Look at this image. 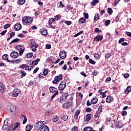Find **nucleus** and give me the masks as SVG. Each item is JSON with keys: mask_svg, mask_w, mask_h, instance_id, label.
<instances>
[{"mask_svg": "<svg viewBox=\"0 0 131 131\" xmlns=\"http://www.w3.org/2000/svg\"><path fill=\"white\" fill-rule=\"evenodd\" d=\"M34 127L36 130H39V129H40V131H50L49 127L47 125L43 126V123L40 121L36 123Z\"/></svg>", "mask_w": 131, "mask_h": 131, "instance_id": "f257e3e1", "label": "nucleus"}, {"mask_svg": "<svg viewBox=\"0 0 131 131\" xmlns=\"http://www.w3.org/2000/svg\"><path fill=\"white\" fill-rule=\"evenodd\" d=\"M32 21H33V19L29 16H25L23 17L22 21L24 24H27L29 25V24H31L32 23Z\"/></svg>", "mask_w": 131, "mask_h": 131, "instance_id": "f03ea898", "label": "nucleus"}, {"mask_svg": "<svg viewBox=\"0 0 131 131\" xmlns=\"http://www.w3.org/2000/svg\"><path fill=\"white\" fill-rule=\"evenodd\" d=\"M30 47L31 48L32 51L33 52H36V48L38 47V45L36 43V42H35V40H31V43L30 44Z\"/></svg>", "mask_w": 131, "mask_h": 131, "instance_id": "7ed1b4c3", "label": "nucleus"}, {"mask_svg": "<svg viewBox=\"0 0 131 131\" xmlns=\"http://www.w3.org/2000/svg\"><path fill=\"white\" fill-rule=\"evenodd\" d=\"M6 110H7L9 113H11V114H15V113H16V107L14 105L7 106Z\"/></svg>", "mask_w": 131, "mask_h": 131, "instance_id": "20e7f679", "label": "nucleus"}, {"mask_svg": "<svg viewBox=\"0 0 131 131\" xmlns=\"http://www.w3.org/2000/svg\"><path fill=\"white\" fill-rule=\"evenodd\" d=\"M68 96H69V95L68 94V92H66V93H64V94L61 95L59 97V99L58 100V101H59V103H63L64 101H66L67 97H68Z\"/></svg>", "mask_w": 131, "mask_h": 131, "instance_id": "39448f33", "label": "nucleus"}, {"mask_svg": "<svg viewBox=\"0 0 131 131\" xmlns=\"http://www.w3.org/2000/svg\"><path fill=\"white\" fill-rule=\"evenodd\" d=\"M62 79H63V76H62V75H59L55 77L54 80L53 81V83H54L55 84H57V82H59V81H60V80H62Z\"/></svg>", "mask_w": 131, "mask_h": 131, "instance_id": "423d86ee", "label": "nucleus"}, {"mask_svg": "<svg viewBox=\"0 0 131 131\" xmlns=\"http://www.w3.org/2000/svg\"><path fill=\"white\" fill-rule=\"evenodd\" d=\"M66 88V82L65 81H62L58 86V89L60 91H64Z\"/></svg>", "mask_w": 131, "mask_h": 131, "instance_id": "0eeeda50", "label": "nucleus"}, {"mask_svg": "<svg viewBox=\"0 0 131 131\" xmlns=\"http://www.w3.org/2000/svg\"><path fill=\"white\" fill-rule=\"evenodd\" d=\"M101 112H102V107L99 106L98 110L96 112L94 117H95V118H99L100 115H101Z\"/></svg>", "mask_w": 131, "mask_h": 131, "instance_id": "6e6552de", "label": "nucleus"}, {"mask_svg": "<svg viewBox=\"0 0 131 131\" xmlns=\"http://www.w3.org/2000/svg\"><path fill=\"white\" fill-rule=\"evenodd\" d=\"M21 93V90L19 89H14L13 91V93L12 94L13 97H18V95Z\"/></svg>", "mask_w": 131, "mask_h": 131, "instance_id": "1a4fd4ad", "label": "nucleus"}, {"mask_svg": "<svg viewBox=\"0 0 131 131\" xmlns=\"http://www.w3.org/2000/svg\"><path fill=\"white\" fill-rule=\"evenodd\" d=\"M59 57L61 58V59H65V58L67 57V54H66V52L65 51L60 52L59 54Z\"/></svg>", "mask_w": 131, "mask_h": 131, "instance_id": "9d476101", "label": "nucleus"}, {"mask_svg": "<svg viewBox=\"0 0 131 131\" xmlns=\"http://www.w3.org/2000/svg\"><path fill=\"white\" fill-rule=\"evenodd\" d=\"M18 56H19V53H18L17 52L14 51L10 54V57L13 59H16Z\"/></svg>", "mask_w": 131, "mask_h": 131, "instance_id": "9b49d317", "label": "nucleus"}, {"mask_svg": "<svg viewBox=\"0 0 131 131\" xmlns=\"http://www.w3.org/2000/svg\"><path fill=\"white\" fill-rule=\"evenodd\" d=\"M103 39V36L102 35H97L94 38V41H101Z\"/></svg>", "mask_w": 131, "mask_h": 131, "instance_id": "f8f14e48", "label": "nucleus"}, {"mask_svg": "<svg viewBox=\"0 0 131 131\" xmlns=\"http://www.w3.org/2000/svg\"><path fill=\"white\" fill-rule=\"evenodd\" d=\"M9 127V125H8V120H5L4 123V125L2 127L3 129L4 130H6L7 128Z\"/></svg>", "mask_w": 131, "mask_h": 131, "instance_id": "ddd939ff", "label": "nucleus"}, {"mask_svg": "<svg viewBox=\"0 0 131 131\" xmlns=\"http://www.w3.org/2000/svg\"><path fill=\"white\" fill-rule=\"evenodd\" d=\"M21 28H22V26L21 25V24H15V25L14 26L15 30H16V31L20 30V29H21Z\"/></svg>", "mask_w": 131, "mask_h": 131, "instance_id": "4468645a", "label": "nucleus"}, {"mask_svg": "<svg viewBox=\"0 0 131 131\" xmlns=\"http://www.w3.org/2000/svg\"><path fill=\"white\" fill-rule=\"evenodd\" d=\"M8 56L7 54H4V55L2 56V59L3 60H5L7 61V62H12L11 60H9V58H8Z\"/></svg>", "mask_w": 131, "mask_h": 131, "instance_id": "2eb2a0df", "label": "nucleus"}, {"mask_svg": "<svg viewBox=\"0 0 131 131\" xmlns=\"http://www.w3.org/2000/svg\"><path fill=\"white\" fill-rule=\"evenodd\" d=\"M71 104H72V103H71V102L67 101L63 104V106L64 108H68V107H70Z\"/></svg>", "mask_w": 131, "mask_h": 131, "instance_id": "dca6fc26", "label": "nucleus"}, {"mask_svg": "<svg viewBox=\"0 0 131 131\" xmlns=\"http://www.w3.org/2000/svg\"><path fill=\"white\" fill-rule=\"evenodd\" d=\"M91 103L93 105H95V104H97L98 103V98L97 97H94L92 100H91Z\"/></svg>", "mask_w": 131, "mask_h": 131, "instance_id": "f3484780", "label": "nucleus"}, {"mask_svg": "<svg viewBox=\"0 0 131 131\" xmlns=\"http://www.w3.org/2000/svg\"><path fill=\"white\" fill-rule=\"evenodd\" d=\"M116 126L117 128H121L123 126L122 123L121 122H116Z\"/></svg>", "mask_w": 131, "mask_h": 131, "instance_id": "a211bd4d", "label": "nucleus"}, {"mask_svg": "<svg viewBox=\"0 0 131 131\" xmlns=\"http://www.w3.org/2000/svg\"><path fill=\"white\" fill-rule=\"evenodd\" d=\"M131 92V86H127L126 89L124 91L125 94H129Z\"/></svg>", "mask_w": 131, "mask_h": 131, "instance_id": "6ab92c4d", "label": "nucleus"}, {"mask_svg": "<svg viewBox=\"0 0 131 131\" xmlns=\"http://www.w3.org/2000/svg\"><path fill=\"white\" fill-rule=\"evenodd\" d=\"M49 91L50 93H55V92H57V88L53 86H50L49 88Z\"/></svg>", "mask_w": 131, "mask_h": 131, "instance_id": "aec40b11", "label": "nucleus"}, {"mask_svg": "<svg viewBox=\"0 0 131 131\" xmlns=\"http://www.w3.org/2000/svg\"><path fill=\"white\" fill-rule=\"evenodd\" d=\"M32 127H33V126L29 124L27 125L26 126V131H31L32 129Z\"/></svg>", "mask_w": 131, "mask_h": 131, "instance_id": "412c9836", "label": "nucleus"}, {"mask_svg": "<svg viewBox=\"0 0 131 131\" xmlns=\"http://www.w3.org/2000/svg\"><path fill=\"white\" fill-rule=\"evenodd\" d=\"M112 101H113V98L111 96H107L106 99V102L107 103H110Z\"/></svg>", "mask_w": 131, "mask_h": 131, "instance_id": "4be33fe9", "label": "nucleus"}, {"mask_svg": "<svg viewBox=\"0 0 131 131\" xmlns=\"http://www.w3.org/2000/svg\"><path fill=\"white\" fill-rule=\"evenodd\" d=\"M22 62V59H15L13 61H12L11 62V63H15L16 64H18V63H21Z\"/></svg>", "mask_w": 131, "mask_h": 131, "instance_id": "5701e85b", "label": "nucleus"}, {"mask_svg": "<svg viewBox=\"0 0 131 131\" xmlns=\"http://www.w3.org/2000/svg\"><path fill=\"white\" fill-rule=\"evenodd\" d=\"M41 34L42 35H47L48 34V32L47 31V30L45 29H42L41 30Z\"/></svg>", "mask_w": 131, "mask_h": 131, "instance_id": "b1692460", "label": "nucleus"}, {"mask_svg": "<svg viewBox=\"0 0 131 131\" xmlns=\"http://www.w3.org/2000/svg\"><path fill=\"white\" fill-rule=\"evenodd\" d=\"M85 21H86V20L85 19V18H84V17H81L79 20V23L82 24L84 23Z\"/></svg>", "mask_w": 131, "mask_h": 131, "instance_id": "393cba45", "label": "nucleus"}, {"mask_svg": "<svg viewBox=\"0 0 131 131\" xmlns=\"http://www.w3.org/2000/svg\"><path fill=\"white\" fill-rule=\"evenodd\" d=\"M92 114H88L86 117V121H90V119H92Z\"/></svg>", "mask_w": 131, "mask_h": 131, "instance_id": "a878e982", "label": "nucleus"}, {"mask_svg": "<svg viewBox=\"0 0 131 131\" xmlns=\"http://www.w3.org/2000/svg\"><path fill=\"white\" fill-rule=\"evenodd\" d=\"M93 129V128L90 126L85 127L84 128L83 130L84 131H91Z\"/></svg>", "mask_w": 131, "mask_h": 131, "instance_id": "bb28decb", "label": "nucleus"}, {"mask_svg": "<svg viewBox=\"0 0 131 131\" xmlns=\"http://www.w3.org/2000/svg\"><path fill=\"white\" fill-rule=\"evenodd\" d=\"M32 67L28 66L27 64V66H26V68H25V70H28V71H31V69H32Z\"/></svg>", "mask_w": 131, "mask_h": 131, "instance_id": "cd10ccee", "label": "nucleus"}, {"mask_svg": "<svg viewBox=\"0 0 131 131\" xmlns=\"http://www.w3.org/2000/svg\"><path fill=\"white\" fill-rule=\"evenodd\" d=\"M4 91V85H3L2 83H0V92L3 93Z\"/></svg>", "mask_w": 131, "mask_h": 131, "instance_id": "c85d7f7f", "label": "nucleus"}, {"mask_svg": "<svg viewBox=\"0 0 131 131\" xmlns=\"http://www.w3.org/2000/svg\"><path fill=\"white\" fill-rule=\"evenodd\" d=\"M55 19V20H56V21H59L60 19H61V15H57L55 16V18H53Z\"/></svg>", "mask_w": 131, "mask_h": 131, "instance_id": "c756f323", "label": "nucleus"}, {"mask_svg": "<svg viewBox=\"0 0 131 131\" xmlns=\"http://www.w3.org/2000/svg\"><path fill=\"white\" fill-rule=\"evenodd\" d=\"M61 119L64 120V121H67V120H68V116L66 115H64L63 116V117H61Z\"/></svg>", "mask_w": 131, "mask_h": 131, "instance_id": "7c9ffc66", "label": "nucleus"}, {"mask_svg": "<svg viewBox=\"0 0 131 131\" xmlns=\"http://www.w3.org/2000/svg\"><path fill=\"white\" fill-rule=\"evenodd\" d=\"M107 13L109 14V15H112V13H113V10H112V9L111 8H108L107 9Z\"/></svg>", "mask_w": 131, "mask_h": 131, "instance_id": "2f4dec72", "label": "nucleus"}, {"mask_svg": "<svg viewBox=\"0 0 131 131\" xmlns=\"http://www.w3.org/2000/svg\"><path fill=\"white\" fill-rule=\"evenodd\" d=\"M58 94H59V92H58V91H57L51 97V101L54 99V98H55V97H56V96H57V95H58Z\"/></svg>", "mask_w": 131, "mask_h": 131, "instance_id": "473e14b6", "label": "nucleus"}, {"mask_svg": "<svg viewBox=\"0 0 131 131\" xmlns=\"http://www.w3.org/2000/svg\"><path fill=\"white\" fill-rule=\"evenodd\" d=\"M99 3V0H94L92 3H91V5L92 6H95L96 4H98Z\"/></svg>", "mask_w": 131, "mask_h": 131, "instance_id": "72a5a7b5", "label": "nucleus"}, {"mask_svg": "<svg viewBox=\"0 0 131 131\" xmlns=\"http://www.w3.org/2000/svg\"><path fill=\"white\" fill-rule=\"evenodd\" d=\"M111 57V53H107L105 55V59H109Z\"/></svg>", "mask_w": 131, "mask_h": 131, "instance_id": "f704fd0d", "label": "nucleus"}, {"mask_svg": "<svg viewBox=\"0 0 131 131\" xmlns=\"http://www.w3.org/2000/svg\"><path fill=\"white\" fill-rule=\"evenodd\" d=\"M53 22H55V19L54 18H51V19H49L48 21V23L49 25H51L52 23H53Z\"/></svg>", "mask_w": 131, "mask_h": 131, "instance_id": "c9c22d12", "label": "nucleus"}, {"mask_svg": "<svg viewBox=\"0 0 131 131\" xmlns=\"http://www.w3.org/2000/svg\"><path fill=\"white\" fill-rule=\"evenodd\" d=\"M58 119H59V118H58L57 116H55L53 117V121H54V122H57Z\"/></svg>", "mask_w": 131, "mask_h": 131, "instance_id": "e433bc0d", "label": "nucleus"}, {"mask_svg": "<svg viewBox=\"0 0 131 131\" xmlns=\"http://www.w3.org/2000/svg\"><path fill=\"white\" fill-rule=\"evenodd\" d=\"M48 73H49V70L47 69H45L44 71L43 72V74L45 76H46V75H48Z\"/></svg>", "mask_w": 131, "mask_h": 131, "instance_id": "4c0bfd02", "label": "nucleus"}, {"mask_svg": "<svg viewBox=\"0 0 131 131\" xmlns=\"http://www.w3.org/2000/svg\"><path fill=\"white\" fill-rule=\"evenodd\" d=\"M83 33V31H80L79 33H77L76 34H75L74 36V37H77L79 35H80V34H82Z\"/></svg>", "mask_w": 131, "mask_h": 131, "instance_id": "58836bf2", "label": "nucleus"}, {"mask_svg": "<svg viewBox=\"0 0 131 131\" xmlns=\"http://www.w3.org/2000/svg\"><path fill=\"white\" fill-rule=\"evenodd\" d=\"M18 41H19V38H15L10 43V45L14 42H18Z\"/></svg>", "mask_w": 131, "mask_h": 131, "instance_id": "ea45409f", "label": "nucleus"}, {"mask_svg": "<svg viewBox=\"0 0 131 131\" xmlns=\"http://www.w3.org/2000/svg\"><path fill=\"white\" fill-rule=\"evenodd\" d=\"M89 63H90V64H93V65H95V64H96L95 61L92 59H89Z\"/></svg>", "mask_w": 131, "mask_h": 131, "instance_id": "a19ab883", "label": "nucleus"}, {"mask_svg": "<svg viewBox=\"0 0 131 131\" xmlns=\"http://www.w3.org/2000/svg\"><path fill=\"white\" fill-rule=\"evenodd\" d=\"M9 27H11V24H7L6 25H5L4 27V28L5 29H8V28H9Z\"/></svg>", "mask_w": 131, "mask_h": 131, "instance_id": "79ce46f5", "label": "nucleus"}, {"mask_svg": "<svg viewBox=\"0 0 131 131\" xmlns=\"http://www.w3.org/2000/svg\"><path fill=\"white\" fill-rule=\"evenodd\" d=\"M18 3L19 5H24L25 4V0H19Z\"/></svg>", "mask_w": 131, "mask_h": 131, "instance_id": "37998d69", "label": "nucleus"}, {"mask_svg": "<svg viewBox=\"0 0 131 131\" xmlns=\"http://www.w3.org/2000/svg\"><path fill=\"white\" fill-rule=\"evenodd\" d=\"M64 7H65V6L64 5H63V2L62 1H60L59 2V8H64Z\"/></svg>", "mask_w": 131, "mask_h": 131, "instance_id": "c03bdc74", "label": "nucleus"}, {"mask_svg": "<svg viewBox=\"0 0 131 131\" xmlns=\"http://www.w3.org/2000/svg\"><path fill=\"white\" fill-rule=\"evenodd\" d=\"M27 56L28 58H32V57L33 56V53H28Z\"/></svg>", "mask_w": 131, "mask_h": 131, "instance_id": "a18cd8bd", "label": "nucleus"}, {"mask_svg": "<svg viewBox=\"0 0 131 131\" xmlns=\"http://www.w3.org/2000/svg\"><path fill=\"white\" fill-rule=\"evenodd\" d=\"M110 20H107L106 21H105L104 25L105 26H108V25H109V24H110Z\"/></svg>", "mask_w": 131, "mask_h": 131, "instance_id": "49530a36", "label": "nucleus"}, {"mask_svg": "<svg viewBox=\"0 0 131 131\" xmlns=\"http://www.w3.org/2000/svg\"><path fill=\"white\" fill-rule=\"evenodd\" d=\"M79 113H80V111H77L76 112V113H75V117H76V118H77V116H78V115H79Z\"/></svg>", "mask_w": 131, "mask_h": 131, "instance_id": "de8ad7c7", "label": "nucleus"}, {"mask_svg": "<svg viewBox=\"0 0 131 131\" xmlns=\"http://www.w3.org/2000/svg\"><path fill=\"white\" fill-rule=\"evenodd\" d=\"M126 114H127V112H126L125 111H122L121 113V115L122 116H126Z\"/></svg>", "mask_w": 131, "mask_h": 131, "instance_id": "09e8293b", "label": "nucleus"}, {"mask_svg": "<svg viewBox=\"0 0 131 131\" xmlns=\"http://www.w3.org/2000/svg\"><path fill=\"white\" fill-rule=\"evenodd\" d=\"M64 23H66V24H67V25H71L72 22H71V21L66 20L64 21Z\"/></svg>", "mask_w": 131, "mask_h": 131, "instance_id": "8fccbe9b", "label": "nucleus"}, {"mask_svg": "<svg viewBox=\"0 0 131 131\" xmlns=\"http://www.w3.org/2000/svg\"><path fill=\"white\" fill-rule=\"evenodd\" d=\"M94 20V21H98L99 20V15L98 14L95 16Z\"/></svg>", "mask_w": 131, "mask_h": 131, "instance_id": "3c124183", "label": "nucleus"}, {"mask_svg": "<svg viewBox=\"0 0 131 131\" xmlns=\"http://www.w3.org/2000/svg\"><path fill=\"white\" fill-rule=\"evenodd\" d=\"M78 130V127L74 126L72 128V131H77Z\"/></svg>", "mask_w": 131, "mask_h": 131, "instance_id": "603ef678", "label": "nucleus"}, {"mask_svg": "<svg viewBox=\"0 0 131 131\" xmlns=\"http://www.w3.org/2000/svg\"><path fill=\"white\" fill-rule=\"evenodd\" d=\"M125 40V39H124V38H121L119 40V43H121L122 41H124Z\"/></svg>", "mask_w": 131, "mask_h": 131, "instance_id": "864d4df0", "label": "nucleus"}, {"mask_svg": "<svg viewBox=\"0 0 131 131\" xmlns=\"http://www.w3.org/2000/svg\"><path fill=\"white\" fill-rule=\"evenodd\" d=\"M124 78H128L129 77V74L128 73H126L124 75Z\"/></svg>", "mask_w": 131, "mask_h": 131, "instance_id": "5fc2aeb1", "label": "nucleus"}, {"mask_svg": "<svg viewBox=\"0 0 131 131\" xmlns=\"http://www.w3.org/2000/svg\"><path fill=\"white\" fill-rule=\"evenodd\" d=\"M20 73L21 74V76H26V73H25V72L21 71L20 72Z\"/></svg>", "mask_w": 131, "mask_h": 131, "instance_id": "6e6d98bb", "label": "nucleus"}, {"mask_svg": "<svg viewBox=\"0 0 131 131\" xmlns=\"http://www.w3.org/2000/svg\"><path fill=\"white\" fill-rule=\"evenodd\" d=\"M83 15H84L85 19H89V14L84 13Z\"/></svg>", "mask_w": 131, "mask_h": 131, "instance_id": "4d7b16f0", "label": "nucleus"}, {"mask_svg": "<svg viewBox=\"0 0 131 131\" xmlns=\"http://www.w3.org/2000/svg\"><path fill=\"white\" fill-rule=\"evenodd\" d=\"M93 75L94 76H96V75H98V71L95 70L93 73Z\"/></svg>", "mask_w": 131, "mask_h": 131, "instance_id": "13d9d810", "label": "nucleus"}, {"mask_svg": "<svg viewBox=\"0 0 131 131\" xmlns=\"http://www.w3.org/2000/svg\"><path fill=\"white\" fill-rule=\"evenodd\" d=\"M46 49H47L48 50L51 49V45H50V44H47V45H46Z\"/></svg>", "mask_w": 131, "mask_h": 131, "instance_id": "bf43d9fd", "label": "nucleus"}, {"mask_svg": "<svg viewBox=\"0 0 131 131\" xmlns=\"http://www.w3.org/2000/svg\"><path fill=\"white\" fill-rule=\"evenodd\" d=\"M19 55L21 56V55H22L24 53V50L21 49L19 51Z\"/></svg>", "mask_w": 131, "mask_h": 131, "instance_id": "052dcab7", "label": "nucleus"}, {"mask_svg": "<svg viewBox=\"0 0 131 131\" xmlns=\"http://www.w3.org/2000/svg\"><path fill=\"white\" fill-rule=\"evenodd\" d=\"M26 122H27V118H25L24 119L23 121V123L24 124H25Z\"/></svg>", "mask_w": 131, "mask_h": 131, "instance_id": "680f3d73", "label": "nucleus"}, {"mask_svg": "<svg viewBox=\"0 0 131 131\" xmlns=\"http://www.w3.org/2000/svg\"><path fill=\"white\" fill-rule=\"evenodd\" d=\"M94 57L95 58H96V59H99V57H100V55H99L98 54H95L94 55Z\"/></svg>", "mask_w": 131, "mask_h": 131, "instance_id": "e2e57ef3", "label": "nucleus"}, {"mask_svg": "<svg viewBox=\"0 0 131 131\" xmlns=\"http://www.w3.org/2000/svg\"><path fill=\"white\" fill-rule=\"evenodd\" d=\"M32 64H33V65H37V64H38V63L37 61H36V60H33L32 61Z\"/></svg>", "mask_w": 131, "mask_h": 131, "instance_id": "0e129e2a", "label": "nucleus"}, {"mask_svg": "<svg viewBox=\"0 0 131 131\" xmlns=\"http://www.w3.org/2000/svg\"><path fill=\"white\" fill-rule=\"evenodd\" d=\"M92 111V108H90V107H88L86 109V112H91Z\"/></svg>", "mask_w": 131, "mask_h": 131, "instance_id": "69168bd1", "label": "nucleus"}, {"mask_svg": "<svg viewBox=\"0 0 131 131\" xmlns=\"http://www.w3.org/2000/svg\"><path fill=\"white\" fill-rule=\"evenodd\" d=\"M107 81H111V77H107L105 80V82H107Z\"/></svg>", "mask_w": 131, "mask_h": 131, "instance_id": "338daca9", "label": "nucleus"}, {"mask_svg": "<svg viewBox=\"0 0 131 131\" xmlns=\"http://www.w3.org/2000/svg\"><path fill=\"white\" fill-rule=\"evenodd\" d=\"M126 34L127 36H130L131 37V33L129 32H126Z\"/></svg>", "mask_w": 131, "mask_h": 131, "instance_id": "774afa93", "label": "nucleus"}]
</instances>
